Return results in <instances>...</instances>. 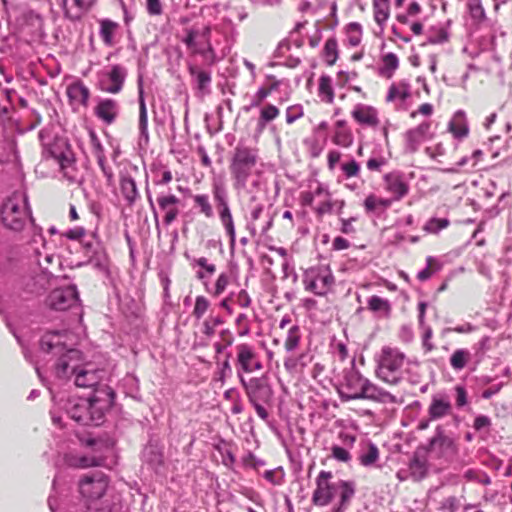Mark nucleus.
Here are the masks:
<instances>
[{
    "label": "nucleus",
    "mask_w": 512,
    "mask_h": 512,
    "mask_svg": "<svg viewBox=\"0 0 512 512\" xmlns=\"http://www.w3.org/2000/svg\"><path fill=\"white\" fill-rule=\"evenodd\" d=\"M39 360L35 364L38 376L43 379L44 374L59 381L75 378L84 358L81 351L68 349L59 332H50L42 336L39 348Z\"/></svg>",
    "instance_id": "1"
},
{
    "label": "nucleus",
    "mask_w": 512,
    "mask_h": 512,
    "mask_svg": "<svg viewBox=\"0 0 512 512\" xmlns=\"http://www.w3.org/2000/svg\"><path fill=\"white\" fill-rule=\"evenodd\" d=\"M331 478L332 473L329 471H321L318 474L312 502L316 506H326L338 497L339 503L332 512H344L355 494V485L345 480L331 482Z\"/></svg>",
    "instance_id": "2"
},
{
    "label": "nucleus",
    "mask_w": 512,
    "mask_h": 512,
    "mask_svg": "<svg viewBox=\"0 0 512 512\" xmlns=\"http://www.w3.org/2000/svg\"><path fill=\"white\" fill-rule=\"evenodd\" d=\"M259 161L258 148L242 143H238L234 148L230 158L229 171L236 190L247 188L249 180L254 174H257Z\"/></svg>",
    "instance_id": "3"
},
{
    "label": "nucleus",
    "mask_w": 512,
    "mask_h": 512,
    "mask_svg": "<svg viewBox=\"0 0 512 512\" xmlns=\"http://www.w3.org/2000/svg\"><path fill=\"white\" fill-rule=\"evenodd\" d=\"M29 251L34 262L39 266L41 273L34 279L31 293H40L49 285L53 276L51 268L59 265L58 257L47 247V242L41 232H35L29 242Z\"/></svg>",
    "instance_id": "4"
},
{
    "label": "nucleus",
    "mask_w": 512,
    "mask_h": 512,
    "mask_svg": "<svg viewBox=\"0 0 512 512\" xmlns=\"http://www.w3.org/2000/svg\"><path fill=\"white\" fill-rule=\"evenodd\" d=\"M376 376L389 385L399 384L404 376L406 355L398 348L383 346L375 355Z\"/></svg>",
    "instance_id": "5"
},
{
    "label": "nucleus",
    "mask_w": 512,
    "mask_h": 512,
    "mask_svg": "<svg viewBox=\"0 0 512 512\" xmlns=\"http://www.w3.org/2000/svg\"><path fill=\"white\" fill-rule=\"evenodd\" d=\"M243 387L249 403L254 407L257 415L262 420H267L269 413L266 406H270L273 400V389L265 376L246 379L241 377L239 381Z\"/></svg>",
    "instance_id": "6"
},
{
    "label": "nucleus",
    "mask_w": 512,
    "mask_h": 512,
    "mask_svg": "<svg viewBox=\"0 0 512 512\" xmlns=\"http://www.w3.org/2000/svg\"><path fill=\"white\" fill-rule=\"evenodd\" d=\"M32 221L27 196L21 192H14L1 206V221L3 225L13 231H20L28 221Z\"/></svg>",
    "instance_id": "7"
},
{
    "label": "nucleus",
    "mask_w": 512,
    "mask_h": 512,
    "mask_svg": "<svg viewBox=\"0 0 512 512\" xmlns=\"http://www.w3.org/2000/svg\"><path fill=\"white\" fill-rule=\"evenodd\" d=\"M303 285L306 291L325 296L335 285V277L327 265L312 266L304 271Z\"/></svg>",
    "instance_id": "8"
},
{
    "label": "nucleus",
    "mask_w": 512,
    "mask_h": 512,
    "mask_svg": "<svg viewBox=\"0 0 512 512\" xmlns=\"http://www.w3.org/2000/svg\"><path fill=\"white\" fill-rule=\"evenodd\" d=\"M185 37L182 42L194 54H200L210 63H214L216 55L215 50L211 44V27L205 25L202 28L187 29Z\"/></svg>",
    "instance_id": "9"
},
{
    "label": "nucleus",
    "mask_w": 512,
    "mask_h": 512,
    "mask_svg": "<svg viewBox=\"0 0 512 512\" xmlns=\"http://www.w3.org/2000/svg\"><path fill=\"white\" fill-rule=\"evenodd\" d=\"M235 368L239 381L244 374H252L263 369V363L254 345L239 343L234 347Z\"/></svg>",
    "instance_id": "10"
},
{
    "label": "nucleus",
    "mask_w": 512,
    "mask_h": 512,
    "mask_svg": "<svg viewBox=\"0 0 512 512\" xmlns=\"http://www.w3.org/2000/svg\"><path fill=\"white\" fill-rule=\"evenodd\" d=\"M212 194L216 203L220 222L229 237L231 247H233L236 242V232L232 212L229 206L227 190L224 185L214 183L212 187Z\"/></svg>",
    "instance_id": "11"
},
{
    "label": "nucleus",
    "mask_w": 512,
    "mask_h": 512,
    "mask_svg": "<svg viewBox=\"0 0 512 512\" xmlns=\"http://www.w3.org/2000/svg\"><path fill=\"white\" fill-rule=\"evenodd\" d=\"M115 392L108 385H101L95 388L93 395L88 398L89 414L91 415L90 425L98 426L103 422L104 415L114 403Z\"/></svg>",
    "instance_id": "12"
},
{
    "label": "nucleus",
    "mask_w": 512,
    "mask_h": 512,
    "mask_svg": "<svg viewBox=\"0 0 512 512\" xmlns=\"http://www.w3.org/2000/svg\"><path fill=\"white\" fill-rule=\"evenodd\" d=\"M108 484V478L104 473L94 472L85 475L79 481V492L87 501H96L106 493Z\"/></svg>",
    "instance_id": "13"
},
{
    "label": "nucleus",
    "mask_w": 512,
    "mask_h": 512,
    "mask_svg": "<svg viewBox=\"0 0 512 512\" xmlns=\"http://www.w3.org/2000/svg\"><path fill=\"white\" fill-rule=\"evenodd\" d=\"M427 451L437 458L452 459L458 452L454 439L446 435L442 426H437L434 436L429 440Z\"/></svg>",
    "instance_id": "14"
},
{
    "label": "nucleus",
    "mask_w": 512,
    "mask_h": 512,
    "mask_svg": "<svg viewBox=\"0 0 512 512\" xmlns=\"http://www.w3.org/2000/svg\"><path fill=\"white\" fill-rule=\"evenodd\" d=\"M78 300L76 286L68 285L52 290L46 298V305L53 310L64 311L74 306Z\"/></svg>",
    "instance_id": "15"
},
{
    "label": "nucleus",
    "mask_w": 512,
    "mask_h": 512,
    "mask_svg": "<svg viewBox=\"0 0 512 512\" xmlns=\"http://www.w3.org/2000/svg\"><path fill=\"white\" fill-rule=\"evenodd\" d=\"M127 72L121 65H112L99 73V87L102 91L116 94L122 90Z\"/></svg>",
    "instance_id": "16"
},
{
    "label": "nucleus",
    "mask_w": 512,
    "mask_h": 512,
    "mask_svg": "<svg viewBox=\"0 0 512 512\" xmlns=\"http://www.w3.org/2000/svg\"><path fill=\"white\" fill-rule=\"evenodd\" d=\"M367 378L363 377L359 371L351 368L344 373L340 396L343 400L360 399L363 387Z\"/></svg>",
    "instance_id": "17"
},
{
    "label": "nucleus",
    "mask_w": 512,
    "mask_h": 512,
    "mask_svg": "<svg viewBox=\"0 0 512 512\" xmlns=\"http://www.w3.org/2000/svg\"><path fill=\"white\" fill-rule=\"evenodd\" d=\"M105 375V370L98 369L91 362L84 361L74 378V384L81 388H98L102 385L101 381Z\"/></svg>",
    "instance_id": "18"
},
{
    "label": "nucleus",
    "mask_w": 512,
    "mask_h": 512,
    "mask_svg": "<svg viewBox=\"0 0 512 512\" xmlns=\"http://www.w3.org/2000/svg\"><path fill=\"white\" fill-rule=\"evenodd\" d=\"M384 189L391 195L393 201H400L410 190L405 175L398 171L387 173L383 177Z\"/></svg>",
    "instance_id": "19"
},
{
    "label": "nucleus",
    "mask_w": 512,
    "mask_h": 512,
    "mask_svg": "<svg viewBox=\"0 0 512 512\" xmlns=\"http://www.w3.org/2000/svg\"><path fill=\"white\" fill-rule=\"evenodd\" d=\"M351 116L359 125L366 127L375 128L380 123L377 109L366 104L355 105Z\"/></svg>",
    "instance_id": "20"
},
{
    "label": "nucleus",
    "mask_w": 512,
    "mask_h": 512,
    "mask_svg": "<svg viewBox=\"0 0 512 512\" xmlns=\"http://www.w3.org/2000/svg\"><path fill=\"white\" fill-rule=\"evenodd\" d=\"M157 203L160 210L164 212L163 223L166 226L170 225L177 219L180 213V199L177 196L173 194H161L157 197Z\"/></svg>",
    "instance_id": "21"
},
{
    "label": "nucleus",
    "mask_w": 512,
    "mask_h": 512,
    "mask_svg": "<svg viewBox=\"0 0 512 512\" xmlns=\"http://www.w3.org/2000/svg\"><path fill=\"white\" fill-rule=\"evenodd\" d=\"M431 123L426 121L417 127L410 129L405 134L406 149L415 152L419 146L431 137Z\"/></svg>",
    "instance_id": "22"
},
{
    "label": "nucleus",
    "mask_w": 512,
    "mask_h": 512,
    "mask_svg": "<svg viewBox=\"0 0 512 512\" xmlns=\"http://www.w3.org/2000/svg\"><path fill=\"white\" fill-rule=\"evenodd\" d=\"M89 400L79 398L69 400L66 407L68 415L76 422L83 425H90L91 415L89 414Z\"/></svg>",
    "instance_id": "23"
},
{
    "label": "nucleus",
    "mask_w": 512,
    "mask_h": 512,
    "mask_svg": "<svg viewBox=\"0 0 512 512\" xmlns=\"http://www.w3.org/2000/svg\"><path fill=\"white\" fill-rule=\"evenodd\" d=\"M427 412L431 421L439 420L449 415L452 412V404L449 397L442 394L433 395Z\"/></svg>",
    "instance_id": "24"
},
{
    "label": "nucleus",
    "mask_w": 512,
    "mask_h": 512,
    "mask_svg": "<svg viewBox=\"0 0 512 512\" xmlns=\"http://www.w3.org/2000/svg\"><path fill=\"white\" fill-rule=\"evenodd\" d=\"M360 399H368L382 404L397 402L396 396L392 395L390 392L384 390L383 388L378 387L368 379L364 384Z\"/></svg>",
    "instance_id": "25"
},
{
    "label": "nucleus",
    "mask_w": 512,
    "mask_h": 512,
    "mask_svg": "<svg viewBox=\"0 0 512 512\" xmlns=\"http://www.w3.org/2000/svg\"><path fill=\"white\" fill-rule=\"evenodd\" d=\"M95 0H63L65 16L70 20H79L94 4Z\"/></svg>",
    "instance_id": "26"
},
{
    "label": "nucleus",
    "mask_w": 512,
    "mask_h": 512,
    "mask_svg": "<svg viewBox=\"0 0 512 512\" xmlns=\"http://www.w3.org/2000/svg\"><path fill=\"white\" fill-rule=\"evenodd\" d=\"M96 116L106 124H111L118 114V104L115 100H101L95 108Z\"/></svg>",
    "instance_id": "27"
},
{
    "label": "nucleus",
    "mask_w": 512,
    "mask_h": 512,
    "mask_svg": "<svg viewBox=\"0 0 512 512\" xmlns=\"http://www.w3.org/2000/svg\"><path fill=\"white\" fill-rule=\"evenodd\" d=\"M367 308L380 318L387 319L391 316L392 305L390 301L378 295H372L368 298Z\"/></svg>",
    "instance_id": "28"
},
{
    "label": "nucleus",
    "mask_w": 512,
    "mask_h": 512,
    "mask_svg": "<svg viewBox=\"0 0 512 512\" xmlns=\"http://www.w3.org/2000/svg\"><path fill=\"white\" fill-rule=\"evenodd\" d=\"M138 101H139V132L140 137L145 140V142H148L149 140V134H148V115H147V108L144 98V90H143V84L142 80H139L138 84Z\"/></svg>",
    "instance_id": "29"
},
{
    "label": "nucleus",
    "mask_w": 512,
    "mask_h": 512,
    "mask_svg": "<svg viewBox=\"0 0 512 512\" xmlns=\"http://www.w3.org/2000/svg\"><path fill=\"white\" fill-rule=\"evenodd\" d=\"M289 354L290 355L285 357L283 364L286 371L290 374L302 373L311 361V358L307 353H300L297 356L292 355L291 353Z\"/></svg>",
    "instance_id": "30"
},
{
    "label": "nucleus",
    "mask_w": 512,
    "mask_h": 512,
    "mask_svg": "<svg viewBox=\"0 0 512 512\" xmlns=\"http://www.w3.org/2000/svg\"><path fill=\"white\" fill-rule=\"evenodd\" d=\"M67 95L71 102L86 106L90 91L82 82L78 81L67 87Z\"/></svg>",
    "instance_id": "31"
},
{
    "label": "nucleus",
    "mask_w": 512,
    "mask_h": 512,
    "mask_svg": "<svg viewBox=\"0 0 512 512\" xmlns=\"http://www.w3.org/2000/svg\"><path fill=\"white\" fill-rule=\"evenodd\" d=\"M121 193L127 204L132 206L139 197L135 180L130 176H122L120 181Z\"/></svg>",
    "instance_id": "32"
},
{
    "label": "nucleus",
    "mask_w": 512,
    "mask_h": 512,
    "mask_svg": "<svg viewBox=\"0 0 512 512\" xmlns=\"http://www.w3.org/2000/svg\"><path fill=\"white\" fill-rule=\"evenodd\" d=\"M449 130L457 138H462L468 134V126L466 123L465 113L457 111L449 123Z\"/></svg>",
    "instance_id": "33"
},
{
    "label": "nucleus",
    "mask_w": 512,
    "mask_h": 512,
    "mask_svg": "<svg viewBox=\"0 0 512 512\" xmlns=\"http://www.w3.org/2000/svg\"><path fill=\"white\" fill-rule=\"evenodd\" d=\"M60 168L63 173V176L70 182V183H80L81 182V175L79 171L75 167V163L71 158L63 157L60 160Z\"/></svg>",
    "instance_id": "34"
},
{
    "label": "nucleus",
    "mask_w": 512,
    "mask_h": 512,
    "mask_svg": "<svg viewBox=\"0 0 512 512\" xmlns=\"http://www.w3.org/2000/svg\"><path fill=\"white\" fill-rule=\"evenodd\" d=\"M279 109L273 104H266L260 110V115L257 122V128L262 132L266 125L276 119L279 115Z\"/></svg>",
    "instance_id": "35"
},
{
    "label": "nucleus",
    "mask_w": 512,
    "mask_h": 512,
    "mask_svg": "<svg viewBox=\"0 0 512 512\" xmlns=\"http://www.w3.org/2000/svg\"><path fill=\"white\" fill-rule=\"evenodd\" d=\"M471 360V353L467 349H456L450 357V365L455 371L463 370Z\"/></svg>",
    "instance_id": "36"
},
{
    "label": "nucleus",
    "mask_w": 512,
    "mask_h": 512,
    "mask_svg": "<svg viewBox=\"0 0 512 512\" xmlns=\"http://www.w3.org/2000/svg\"><path fill=\"white\" fill-rule=\"evenodd\" d=\"M117 28H118V23H116L112 20L104 19L100 22L99 34H100V37L105 45H107V46L113 45V43H114L113 36H114Z\"/></svg>",
    "instance_id": "37"
},
{
    "label": "nucleus",
    "mask_w": 512,
    "mask_h": 512,
    "mask_svg": "<svg viewBox=\"0 0 512 512\" xmlns=\"http://www.w3.org/2000/svg\"><path fill=\"white\" fill-rule=\"evenodd\" d=\"M410 96V86L407 83L392 84L388 90L387 101H404Z\"/></svg>",
    "instance_id": "38"
},
{
    "label": "nucleus",
    "mask_w": 512,
    "mask_h": 512,
    "mask_svg": "<svg viewBox=\"0 0 512 512\" xmlns=\"http://www.w3.org/2000/svg\"><path fill=\"white\" fill-rule=\"evenodd\" d=\"M319 97L322 101L332 103L334 100V90L330 76L323 75L319 79Z\"/></svg>",
    "instance_id": "39"
},
{
    "label": "nucleus",
    "mask_w": 512,
    "mask_h": 512,
    "mask_svg": "<svg viewBox=\"0 0 512 512\" xmlns=\"http://www.w3.org/2000/svg\"><path fill=\"white\" fill-rule=\"evenodd\" d=\"M195 206L199 209V213L206 218L214 217V210L207 194H196L192 197Z\"/></svg>",
    "instance_id": "40"
},
{
    "label": "nucleus",
    "mask_w": 512,
    "mask_h": 512,
    "mask_svg": "<svg viewBox=\"0 0 512 512\" xmlns=\"http://www.w3.org/2000/svg\"><path fill=\"white\" fill-rule=\"evenodd\" d=\"M301 333L298 325H292L288 329L287 336L284 342V347L287 353L295 351L300 343Z\"/></svg>",
    "instance_id": "41"
},
{
    "label": "nucleus",
    "mask_w": 512,
    "mask_h": 512,
    "mask_svg": "<svg viewBox=\"0 0 512 512\" xmlns=\"http://www.w3.org/2000/svg\"><path fill=\"white\" fill-rule=\"evenodd\" d=\"M409 470L411 477L419 481L423 479L427 474V464L424 459L419 458L418 456H414L410 462Z\"/></svg>",
    "instance_id": "42"
},
{
    "label": "nucleus",
    "mask_w": 512,
    "mask_h": 512,
    "mask_svg": "<svg viewBox=\"0 0 512 512\" xmlns=\"http://www.w3.org/2000/svg\"><path fill=\"white\" fill-rule=\"evenodd\" d=\"M104 462V459L99 456H79L75 457L71 462V465L78 468H89L101 466Z\"/></svg>",
    "instance_id": "43"
},
{
    "label": "nucleus",
    "mask_w": 512,
    "mask_h": 512,
    "mask_svg": "<svg viewBox=\"0 0 512 512\" xmlns=\"http://www.w3.org/2000/svg\"><path fill=\"white\" fill-rule=\"evenodd\" d=\"M323 55L328 65H333L338 58V45L335 38H329L324 45Z\"/></svg>",
    "instance_id": "44"
},
{
    "label": "nucleus",
    "mask_w": 512,
    "mask_h": 512,
    "mask_svg": "<svg viewBox=\"0 0 512 512\" xmlns=\"http://www.w3.org/2000/svg\"><path fill=\"white\" fill-rule=\"evenodd\" d=\"M399 60L396 54L387 53L383 57V66L381 68V74L386 77H391L394 71L398 68Z\"/></svg>",
    "instance_id": "45"
},
{
    "label": "nucleus",
    "mask_w": 512,
    "mask_h": 512,
    "mask_svg": "<svg viewBox=\"0 0 512 512\" xmlns=\"http://www.w3.org/2000/svg\"><path fill=\"white\" fill-rule=\"evenodd\" d=\"M467 9L473 20L482 22L486 19V12L481 0H468Z\"/></svg>",
    "instance_id": "46"
},
{
    "label": "nucleus",
    "mask_w": 512,
    "mask_h": 512,
    "mask_svg": "<svg viewBox=\"0 0 512 512\" xmlns=\"http://www.w3.org/2000/svg\"><path fill=\"white\" fill-rule=\"evenodd\" d=\"M336 206H338V208L341 209L344 206V202L343 201H332L331 196H330V197L321 199L318 206L315 208V211L318 215L322 216L324 214L331 213Z\"/></svg>",
    "instance_id": "47"
},
{
    "label": "nucleus",
    "mask_w": 512,
    "mask_h": 512,
    "mask_svg": "<svg viewBox=\"0 0 512 512\" xmlns=\"http://www.w3.org/2000/svg\"><path fill=\"white\" fill-rule=\"evenodd\" d=\"M449 224H450V221L447 218L433 217L426 222V224L424 226V230L431 234H437L441 230L447 228L449 226Z\"/></svg>",
    "instance_id": "48"
},
{
    "label": "nucleus",
    "mask_w": 512,
    "mask_h": 512,
    "mask_svg": "<svg viewBox=\"0 0 512 512\" xmlns=\"http://www.w3.org/2000/svg\"><path fill=\"white\" fill-rule=\"evenodd\" d=\"M348 41L351 46H357L361 42L362 28L359 23L352 22L346 27Z\"/></svg>",
    "instance_id": "49"
},
{
    "label": "nucleus",
    "mask_w": 512,
    "mask_h": 512,
    "mask_svg": "<svg viewBox=\"0 0 512 512\" xmlns=\"http://www.w3.org/2000/svg\"><path fill=\"white\" fill-rule=\"evenodd\" d=\"M333 141L336 145L349 147L353 142V135L348 128L336 129Z\"/></svg>",
    "instance_id": "50"
},
{
    "label": "nucleus",
    "mask_w": 512,
    "mask_h": 512,
    "mask_svg": "<svg viewBox=\"0 0 512 512\" xmlns=\"http://www.w3.org/2000/svg\"><path fill=\"white\" fill-rule=\"evenodd\" d=\"M389 17L388 4L385 0L374 2V18L375 21L382 25Z\"/></svg>",
    "instance_id": "51"
},
{
    "label": "nucleus",
    "mask_w": 512,
    "mask_h": 512,
    "mask_svg": "<svg viewBox=\"0 0 512 512\" xmlns=\"http://www.w3.org/2000/svg\"><path fill=\"white\" fill-rule=\"evenodd\" d=\"M379 457V451L376 445L370 444L367 451L360 455L359 460L363 466L374 464Z\"/></svg>",
    "instance_id": "52"
},
{
    "label": "nucleus",
    "mask_w": 512,
    "mask_h": 512,
    "mask_svg": "<svg viewBox=\"0 0 512 512\" xmlns=\"http://www.w3.org/2000/svg\"><path fill=\"white\" fill-rule=\"evenodd\" d=\"M286 122L288 124H292L298 119L302 118L304 116V109L301 104H294L289 107H287L286 112Z\"/></svg>",
    "instance_id": "53"
},
{
    "label": "nucleus",
    "mask_w": 512,
    "mask_h": 512,
    "mask_svg": "<svg viewBox=\"0 0 512 512\" xmlns=\"http://www.w3.org/2000/svg\"><path fill=\"white\" fill-rule=\"evenodd\" d=\"M230 283V275L228 273H221L214 285L212 295L217 297L220 296L227 288Z\"/></svg>",
    "instance_id": "54"
},
{
    "label": "nucleus",
    "mask_w": 512,
    "mask_h": 512,
    "mask_svg": "<svg viewBox=\"0 0 512 512\" xmlns=\"http://www.w3.org/2000/svg\"><path fill=\"white\" fill-rule=\"evenodd\" d=\"M190 73L196 77L199 89L202 90L209 86L211 82L210 73L203 70H198L196 68H190Z\"/></svg>",
    "instance_id": "55"
},
{
    "label": "nucleus",
    "mask_w": 512,
    "mask_h": 512,
    "mask_svg": "<svg viewBox=\"0 0 512 512\" xmlns=\"http://www.w3.org/2000/svg\"><path fill=\"white\" fill-rule=\"evenodd\" d=\"M209 301L204 296H197L195 300L193 315L200 319L209 308Z\"/></svg>",
    "instance_id": "56"
},
{
    "label": "nucleus",
    "mask_w": 512,
    "mask_h": 512,
    "mask_svg": "<svg viewBox=\"0 0 512 512\" xmlns=\"http://www.w3.org/2000/svg\"><path fill=\"white\" fill-rule=\"evenodd\" d=\"M460 508V500L455 496H449L441 501L439 510L444 512H456Z\"/></svg>",
    "instance_id": "57"
},
{
    "label": "nucleus",
    "mask_w": 512,
    "mask_h": 512,
    "mask_svg": "<svg viewBox=\"0 0 512 512\" xmlns=\"http://www.w3.org/2000/svg\"><path fill=\"white\" fill-rule=\"evenodd\" d=\"M90 141L93 155L96 157L97 162H101V158L105 157L104 147L102 146L99 138L94 132L90 133Z\"/></svg>",
    "instance_id": "58"
},
{
    "label": "nucleus",
    "mask_w": 512,
    "mask_h": 512,
    "mask_svg": "<svg viewBox=\"0 0 512 512\" xmlns=\"http://www.w3.org/2000/svg\"><path fill=\"white\" fill-rule=\"evenodd\" d=\"M341 169L346 177H355L359 174L360 166L355 160H350L341 165Z\"/></svg>",
    "instance_id": "59"
},
{
    "label": "nucleus",
    "mask_w": 512,
    "mask_h": 512,
    "mask_svg": "<svg viewBox=\"0 0 512 512\" xmlns=\"http://www.w3.org/2000/svg\"><path fill=\"white\" fill-rule=\"evenodd\" d=\"M449 39V33L446 29L440 28L435 33L428 37L427 42L430 44H442L447 42Z\"/></svg>",
    "instance_id": "60"
},
{
    "label": "nucleus",
    "mask_w": 512,
    "mask_h": 512,
    "mask_svg": "<svg viewBox=\"0 0 512 512\" xmlns=\"http://www.w3.org/2000/svg\"><path fill=\"white\" fill-rule=\"evenodd\" d=\"M146 10L150 16H160L163 6L160 0H146Z\"/></svg>",
    "instance_id": "61"
},
{
    "label": "nucleus",
    "mask_w": 512,
    "mask_h": 512,
    "mask_svg": "<svg viewBox=\"0 0 512 512\" xmlns=\"http://www.w3.org/2000/svg\"><path fill=\"white\" fill-rule=\"evenodd\" d=\"M331 452L332 457L341 462H348L351 458L349 451L341 446H333Z\"/></svg>",
    "instance_id": "62"
},
{
    "label": "nucleus",
    "mask_w": 512,
    "mask_h": 512,
    "mask_svg": "<svg viewBox=\"0 0 512 512\" xmlns=\"http://www.w3.org/2000/svg\"><path fill=\"white\" fill-rule=\"evenodd\" d=\"M491 426V419L486 415H478L473 422V428L476 431L489 429Z\"/></svg>",
    "instance_id": "63"
},
{
    "label": "nucleus",
    "mask_w": 512,
    "mask_h": 512,
    "mask_svg": "<svg viewBox=\"0 0 512 512\" xmlns=\"http://www.w3.org/2000/svg\"><path fill=\"white\" fill-rule=\"evenodd\" d=\"M270 94H271V92L268 88L260 87L253 97L251 106L252 107L259 106Z\"/></svg>",
    "instance_id": "64"
}]
</instances>
